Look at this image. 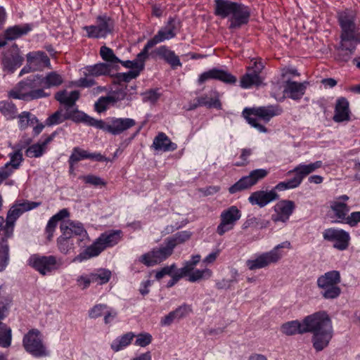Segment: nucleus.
<instances>
[{"instance_id": "f257e3e1", "label": "nucleus", "mask_w": 360, "mask_h": 360, "mask_svg": "<svg viewBox=\"0 0 360 360\" xmlns=\"http://www.w3.org/2000/svg\"><path fill=\"white\" fill-rule=\"evenodd\" d=\"M214 14L221 19H228L229 30H238L250 22V6L231 0H214Z\"/></svg>"}, {"instance_id": "f03ea898", "label": "nucleus", "mask_w": 360, "mask_h": 360, "mask_svg": "<svg viewBox=\"0 0 360 360\" xmlns=\"http://www.w3.org/2000/svg\"><path fill=\"white\" fill-rule=\"evenodd\" d=\"M306 333H313V346L318 352L328 345L333 336L332 322L326 311H319L304 319Z\"/></svg>"}, {"instance_id": "7ed1b4c3", "label": "nucleus", "mask_w": 360, "mask_h": 360, "mask_svg": "<svg viewBox=\"0 0 360 360\" xmlns=\"http://www.w3.org/2000/svg\"><path fill=\"white\" fill-rule=\"evenodd\" d=\"M340 28V46L342 50L353 51L360 44V26L356 23V13L351 8L338 11L336 15Z\"/></svg>"}, {"instance_id": "20e7f679", "label": "nucleus", "mask_w": 360, "mask_h": 360, "mask_svg": "<svg viewBox=\"0 0 360 360\" xmlns=\"http://www.w3.org/2000/svg\"><path fill=\"white\" fill-rule=\"evenodd\" d=\"M61 235L57 238L59 251L65 255L74 248L75 240L79 246L86 240H89L88 233L82 223L77 221L67 220L60 226Z\"/></svg>"}, {"instance_id": "39448f33", "label": "nucleus", "mask_w": 360, "mask_h": 360, "mask_svg": "<svg viewBox=\"0 0 360 360\" xmlns=\"http://www.w3.org/2000/svg\"><path fill=\"white\" fill-rule=\"evenodd\" d=\"M9 95L15 99L31 101L49 97L50 94L44 91L41 75L37 74L31 75L19 82Z\"/></svg>"}, {"instance_id": "423d86ee", "label": "nucleus", "mask_w": 360, "mask_h": 360, "mask_svg": "<svg viewBox=\"0 0 360 360\" xmlns=\"http://www.w3.org/2000/svg\"><path fill=\"white\" fill-rule=\"evenodd\" d=\"M283 109L278 105H269L266 106L245 108L242 112L243 117L252 127L257 129L261 133H266L267 128L259 124L258 120L268 123L274 117L280 115Z\"/></svg>"}, {"instance_id": "0eeeda50", "label": "nucleus", "mask_w": 360, "mask_h": 360, "mask_svg": "<svg viewBox=\"0 0 360 360\" xmlns=\"http://www.w3.org/2000/svg\"><path fill=\"white\" fill-rule=\"evenodd\" d=\"M341 282V276L339 271L331 270L319 276L316 280V285L321 290L320 294L326 300L337 299L342 290L339 286Z\"/></svg>"}, {"instance_id": "6e6552de", "label": "nucleus", "mask_w": 360, "mask_h": 360, "mask_svg": "<svg viewBox=\"0 0 360 360\" xmlns=\"http://www.w3.org/2000/svg\"><path fill=\"white\" fill-rule=\"evenodd\" d=\"M290 248V243L289 241H284L275 246L271 250L262 253L255 259H248L246 261V266L252 271L264 268L272 263L277 262L282 257L280 249Z\"/></svg>"}, {"instance_id": "1a4fd4ad", "label": "nucleus", "mask_w": 360, "mask_h": 360, "mask_svg": "<svg viewBox=\"0 0 360 360\" xmlns=\"http://www.w3.org/2000/svg\"><path fill=\"white\" fill-rule=\"evenodd\" d=\"M27 264L41 276L51 275L60 267V263L56 256L40 254L31 255Z\"/></svg>"}, {"instance_id": "9d476101", "label": "nucleus", "mask_w": 360, "mask_h": 360, "mask_svg": "<svg viewBox=\"0 0 360 360\" xmlns=\"http://www.w3.org/2000/svg\"><path fill=\"white\" fill-rule=\"evenodd\" d=\"M22 345L25 351L34 357L49 355V352L43 342L41 333L38 329H31L24 335Z\"/></svg>"}, {"instance_id": "9b49d317", "label": "nucleus", "mask_w": 360, "mask_h": 360, "mask_svg": "<svg viewBox=\"0 0 360 360\" xmlns=\"http://www.w3.org/2000/svg\"><path fill=\"white\" fill-rule=\"evenodd\" d=\"M115 22L106 14L96 17V25H86L83 27L86 36L89 39H105L114 30Z\"/></svg>"}, {"instance_id": "f8f14e48", "label": "nucleus", "mask_w": 360, "mask_h": 360, "mask_svg": "<svg viewBox=\"0 0 360 360\" xmlns=\"http://www.w3.org/2000/svg\"><path fill=\"white\" fill-rule=\"evenodd\" d=\"M136 124V120L132 118L110 117L105 121L99 120L98 129L117 136L134 127Z\"/></svg>"}, {"instance_id": "ddd939ff", "label": "nucleus", "mask_w": 360, "mask_h": 360, "mask_svg": "<svg viewBox=\"0 0 360 360\" xmlns=\"http://www.w3.org/2000/svg\"><path fill=\"white\" fill-rule=\"evenodd\" d=\"M181 27V21L176 17H169L165 26L162 27L155 36L150 39L144 45L146 49H150L156 44L169 40L176 36L177 30Z\"/></svg>"}, {"instance_id": "4468645a", "label": "nucleus", "mask_w": 360, "mask_h": 360, "mask_svg": "<svg viewBox=\"0 0 360 360\" xmlns=\"http://www.w3.org/2000/svg\"><path fill=\"white\" fill-rule=\"evenodd\" d=\"M325 240L333 242V247L338 250L343 251L348 248L350 241L349 233L341 229L329 228L323 232Z\"/></svg>"}, {"instance_id": "2eb2a0df", "label": "nucleus", "mask_w": 360, "mask_h": 360, "mask_svg": "<svg viewBox=\"0 0 360 360\" xmlns=\"http://www.w3.org/2000/svg\"><path fill=\"white\" fill-rule=\"evenodd\" d=\"M241 217L240 210L235 205L224 210L220 214V223L217 226V233L223 236L225 233L232 230Z\"/></svg>"}, {"instance_id": "dca6fc26", "label": "nucleus", "mask_w": 360, "mask_h": 360, "mask_svg": "<svg viewBox=\"0 0 360 360\" xmlns=\"http://www.w3.org/2000/svg\"><path fill=\"white\" fill-rule=\"evenodd\" d=\"M22 214L18 205L13 204L8 211L6 219L0 216V232L3 231L6 237H13L15 222Z\"/></svg>"}, {"instance_id": "f3484780", "label": "nucleus", "mask_w": 360, "mask_h": 360, "mask_svg": "<svg viewBox=\"0 0 360 360\" xmlns=\"http://www.w3.org/2000/svg\"><path fill=\"white\" fill-rule=\"evenodd\" d=\"M209 79L219 80L226 84H234L237 79L236 77L229 72L217 68H212L200 75L198 83L203 84Z\"/></svg>"}, {"instance_id": "a211bd4d", "label": "nucleus", "mask_w": 360, "mask_h": 360, "mask_svg": "<svg viewBox=\"0 0 360 360\" xmlns=\"http://www.w3.org/2000/svg\"><path fill=\"white\" fill-rule=\"evenodd\" d=\"M295 207V203L292 200H282L278 201L274 207L275 213L271 215V220L274 222H287Z\"/></svg>"}, {"instance_id": "6ab92c4d", "label": "nucleus", "mask_w": 360, "mask_h": 360, "mask_svg": "<svg viewBox=\"0 0 360 360\" xmlns=\"http://www.w3.org/2000/svg\"><path fill=\"white\" fill-rule=\"evenodd\" d=\"M264 68L262 63H254V67L249 68L248 72L242 76L240 86L243 89H250L253 86H259L262 83L260 73Z\"/></svg>"}, {"instance_id": "aec40b11", "label": "nucleus", "mask_w": 360, "mask_h": 360, "mask_svg": "<svg viewBox=\"0 0 360 360\" xmlns=\"http://www.w3.org/2000/svg\"><path fill=\"white\" fill-rule=\"evenodd\" d=\"M193 313V307L191 304L184 303L176 307L174 310L170 311L168 314L163 316L160 320L162 326H169L174 321H179L186 319Z\"/></svg>"}, {"instance_id": "412c9836", "label": "nucleus", "mask_w": 360, "mask_h": 360, "mask_svg": "<svg viewBox=\"0 0 360 360\" xmlns=\"http://www.w3.org/2000/svg\"><path fill=\"white\" fill-rule=\"evenodd\" d=\"M308 84V82H297L288 79L284 84L283 95L292 100L300 101L304 95Z\"/></svg>"}, {"instance_id": "4be33fe9", "label": "nucleus", "mask_w": 360, "mask_h": 360, "mask_svg": "<svg viewBox=\"0 0 360 360\" xmlns=\"http://www.w3.org/2000/svg\"><path fill=\"white\" fill-rule=\"evenodd\" d=\"M65 120H70L75 123H83L86 126L93 127L98 129L99 120L95 119L83 111L77 108H66L65 112Z\"/></svg>"}, {"instance_id": "5701e85b", "label": "nucleus", "mask_w": 360, "mask_h": 360, "mask_svg": "<svg viewBox=\"0 0 360 360\" xmlns=\"http://www.w3.org/2000/svg\"><path fill=\"white\" fill-rule=\"evenodd\" d=\"M279 198V195L274 190L270 191H257L250 194L248 201L252 205H257L259 207H264L272 201Z\"/></svg>"}, {"instance_id": "b1692460", "label": "nucleus", "mask_w": 360, "mask_h": 360, "mask_svg": "<svg viewBox=\"0 0 360 360\" xmlns=\"http://www.w3.org/2000/svg\"><path fill=\"white\" fill-rule=\"evenodd\" d=\"M349 103L345 97H340L336 100L333 120L335 122H349L351 120Z\"/></svg>"}, {"instance_id": "393cba45", "label": "nucleus", "mask_w": 360, "mask_h": 360, "mask_svg": "<svg viewBox=\"0 0 360 360\" xmlns=\"http://www.w3.org/2000/svg\"><path fill=\"white\" fill-rule=\"evenodd\" d=\"M69 158H71L72 161H75L76 163L83 160H91L101 162L110 161L109 158L103 155L99 152L91 153L79 147H74Z\"/></svg>"}, {"instance_id": "a878e982", "label": "nucleus", "mask_w": 360, "mask_h": 360, "mask_svg": "<svg viewBox=\"0 0 360 360\" xmlns=\"http://www.w3.org/2000/svg\"><path fill=\"white\" fill-rule=\"evenodd\" d=\"M27 62L30 63L34 70L41 71L45 68H51V61L47 54L41 51L29 52L26 55Z\"/></svg>"}, {"instance_id": "bb28decb", "label": "nucleus", "mask_w": 360, "mask_h": 360, "mask_svg": "<svg viewBox=\"0 0 360 360\" xmlns=\"http://www.w3.org/2000/svg\"><path fill=\"white\" fill-rule=\"evenodd\" d=\"M34 27V23H25L8 27L4 32V39L10 41L16 40L22 36L27 35Z\"/></svg>"}, {"instance_id": "cd10ccee", "label": "nucleus", "mask_w": 360, "mask_h": 360, "mask_svg": "<svg viewBox=\"0 0 360 360\" xmlns=\"http://www.w3.org/2000/svg\"><path fill=\"white\" fill-rule=\"evenodd\" d=\"M155 53L160 59L165 60L173 70L182 66L179 57L165 45L160 46L155 50Z\"/></svg>"}, {"instance_id": "c85d7f7f", "label": "nucleus", "mask_w": 360, "mask_h": 360, "mask_svg": "<svg viewBox=\"0 0 360 360\" xmlns=\"http://www.w3.org/2000/svg\"><path fill=\"white\" fill-rule=\"evenodd\" d=\"M127 91V86L112 91L108 95L111 101V105L117 108L129 105L132 97H131V94H128Z\"/></svg>"}, {"instance_id": "c756f323", "label": "nucleus", "mask_w": 360, "mask_h": 360, "mask_svg": "<svg viewBox=\"0 0 360 360\" xmlns=\"http://www.w3.org/2000/svg\"><path fill=\"white\" fill-rule=\"evenodd\" d=\"M148 57V51L143 46V49L137 54L134 60H120L119 63H121L124 68L130 69V70H139V74H140L144 69L145 63Z\"/></svg>"}, {"instance_id": "7c9ffc66", "label": "nucleus", "mask_w": 360, "mask_h": 360, "mask_svg": "<svg viewBox=\"0 0 360 360\" xmlns=\"http://www.w3.org/2000/svg\"><path fill=\"white\" fill-rule=\"evenodd\" d=\"M23 61V57L18 52L5 55L1 61L3 70L7 73L12 74L22 65Z\"/></svg>"}, {"instance_id": "2f4dec72", "label": "nucleus", "mask_w": 360, "mask_h": 360, "mask_svg": "<svg viewBox=\"0 0 360 360\" xmlns=\"http://www.w3.org/2000/svg\"><path fill=\"white\" fill-rule=\"evenodd\" d=\"M112 66L105 63H98L84 68V76L99 77L108 75L112 77Z\"/></svg>"}, {"instance_id": "473e14b6", "label": "nucleus", "mask_w": 360, "mask_h": 360, "mask_svg": "<svg viewBox=\"0 0 360 360\" xmlns=\"http://www.w3.org/2000/svg\"><path fill=\"white\" fill-rule=\"evenodd\" d=\"M167 259L160 247L153 248L151 251L143 254L139 261L146 266H152Z\"/></svg>"}, {"instance_id": "72a5a7b5", "label": "nucleus", "mask_w": 360, "mask_h": 360, "mask_svg": "<svg viewBox=\"0 0 360 360\" xmlns=\"http://www.w3.org/2000/svg\"><path fill=\"white\" fill-rule=\"evenodd\" d=\"M31 142H32V139H28L23 143H19L13 147V148L15 149V150L14 152L10 153L8 154L10 160L8 162H7L6 163L8 165H9L10 167H12V168L14 170L18 169L23 161V157H22V149H24Z\"/></svg>"}, {"instance_id": "f704fd0d", "label": "nucleus", "mask_w": 360, "mask_h": 360, "mask_svg": "<svg viewBox=\"0 0 360 360\" xmlns=\"http://www.w3.org/2000/svg\"><path fill=\"white\" fill-rule=\"evenodd\" d=\"M153 146L155 150L164 152L174 151L177 148L176 143L172 142L163 132L158 133L155 137Z\"/></svg>"}, {"instance_id": "c9c22d12", "label": "nucleus", "mask_w": 360, "mask_h": 360, "mask_svg": "<svg viewBox=\"0 0 360 360\" xmlns=\"http://www.w3.org/2000/svg\"><path fill=\"white\" fill-rule=\"evenodd\" d=\"M330 210L333 211L335 217L336 221L338 223L346 224L348 219L350 207L347 203L342 202L332 201L330 202Z\"/></svg>"}, {"instance_id": "e433bc0d", "label": "nucleus", "mask_w": 360, "mask_h": 360, "mask_svg": "<svg viewBox=\"0 0 360 360\" xmlns=\"http://www.w3.org/2000/svg\"><path fill=\"white\" fill-rule=\"evenodd\" d=\"M323 162L321 160H317L314 162L306 165L304 163L299 164L293 169L288 172V174H297L298 177L302 181L303 179L309 174L314 172L317 169L322 167Z\"/></svg>"}, {"instance_id": "4c0bfd02", "label": "nucleus", "mask_w": 360, "mask_h": 360, "mask_svg": "<svg viewBox=\"0 0 360 360\" xmlns=\"http://www.w3.org/2000/svg\"><path fill=\"white\" fill-rule=\"evenodd\" d=\"M79 98L78 91H72L68 93L65 89L59 91L55 94V99L60 104L65 105L66 108H70L75 105V102Z\"/></svg>"}, {"instance_id": "58836bf2", "label": "nucleus", "mask_w": 360, "mask_h": 360, "mask_svg": "<svg viewBox=\"0 0 360 360\" xmlns=\"http://www.w3.org/2000/svg\"><path fill=\"white\" fill-rule=\"evenodd\" d=\"M104 250L105 245H103L98 238L90 246L87 247L83 252L80 253L77 257V259L82 262L91 257L98 256Z\"/></svg>"}, {"instance_id": "ea45409f", "label": "nucleus", "mask_w": 360, "mask_h": 360, "mask_svg": "<svg viewBox=\"0 0 360 360\" xmlns=\"http://www.w3.org/2000/svg\"><path fill=\"white\" fill-rule=\"evenodd\" d=\"M281 332L286 335H293L295 334L305 333V324L298 320L288 321L282 324L281 327Z\"/></svg>"}, {"instance_id": "a19ab883", "label": "nucleus", "mask_w": 360, "mask_h": 360, "mask_svg": "<svg viewBox=\"0 0 360 360\" xmlns=\"http://www.w3.org/2000/svg\"><path fill=\"white\" fill-rule=\"evenodd\" d=\"M122 231L120 230H110L100 235L99 240L106 248L112 247L117 245L121 240Z\"/></svg>"}, {"instance_id": "79ce46f5", "label": "nucleus", "mask_w": 360, "mask_h": 360, "mask_svg": "<svg viewBox=\"0 0 360 360\" xmlns=\"http://www.w3.org/2000/svg\"><path fill=\"white\" fill-rule=\"evenodd\" d=\"M13 237H6L4 233L0 239V266L4 269L7 267L10 261V247L8 240Z\"/></svg>"}, {"instance_id": "37998d69", "label": "nucleus", "mask_w": 360, "mask_h": 360, "mask_svg": "<svg viewBox=\"0 0 360 360\" xmlns=\"http://www.w3.org/2000/svg\"><path fill=\"white\" fill-rule=\"evenodd\" d=\"M136 335L133 332H128L121 336L116 338L111 343L110 348L117 352L124 349L129 346Z\"/></svg>"}, {"instance_id": "c03bdc74", "label": "nucleus", "mask_w": 360, "mask_h": 360, "mask_svg": "<svg viewBox=\"0 0 360 360\" xmlns=\"http://www.w3.org/2000/svg\"><path fill=\"white\" fill-rule=\"evenodd\" d=\"M41 79L44 90L52 86H60L63 82L62 76L56 72H51L48 73L45 77L41 75Z\"/></svg>"}, {"instance_id": "a18cd8bd", "label": "nucleus", "mask_w": 360, "mask_h": 360, "mask_svg": "<svg viewBox=\"0 0 360 360\" xmlns=\"http://www.w3.org/2000/svg\"><path fill=\"white\" fill-rule=\"evenodd\" d=\"M100 55L102 59L106 62L105 63L112 66L113 70H117L119 68V66L116 64L119 63L120 59L115 56L112 49L106 46H103L100 49Z\"/></svg>"}, {"instance_id": "49530a36", "label": "nucleus", "mask_w": 360, "mask_h": 360, "mask_svg": "<svg viewBox=\"0 0 360 360\" xmlns=\"http://www.w3.org/2000/svg\"><path fill=\"white\" fill-rule=\"evenodd\" d=\"M180 244H182V243L180 242L178 236L174 233V235L166 238L164 240L163 243L160 247L167 259L172 255L174 249Z\"/></svg>"}, {"instance_id": "de8ad7c7", "label": "nucleus", "mask_w": 360, "mask_h": 360, "mask_svg": "<svg viewBox=\"0 0 360 360\" xmlns=\"http://www.w3.org/2000/svg\"><path fill=\"white\" fill-rule=\"evenodd\" d=\"M197 104L195 105V108L198 105L205 106L207 108H216L217 110L221 109V103L219 98L218 95L214 97H209L207 95H204L196 98Z\"/></svg>"}, {"instance_id": "09e8293b", "label": "nucleus", "mask_w": 360, "mask_h": 360, "mask_svg": "<svg viewBox=\"0 0 360 360\" xmlns=\"http://www.w3.org/2000/svg\"><path fill=\"white\" fill-rule=\"evenodd\" d=\"M94 283L103 285L111 278V271L107 269H98L90 274Z\"/></svg>"}, {"instance_id": "8fccbe9b", "label": "nucleus", "mask_w": 360, "mask_h": 360, "mask_svg": "<svg viewBox=\"0 0 360 360\" xmlns=\"http://www.w3.org/2000/svg\"><path fill=\"white\" fill-rule=\"evenodd\" d=\"M12 342V330L6 323H0V347L8 348Z\"/></svg>"}, {"instance_id": "3c124183", "label": "nucleus", "mask_w": 360, "mask_h": 360, "mask_svg": "<svg viewBox=\"0 0 360 360\" xmlns=\"http://www.w3.org/2000/svg\"><path fill=\"white\" fill-rule=\"evenodd\" d=\"M301 183L302 181L298 177L297 174H295L293 178L279 182L272 188V190H274V191L276 192L293 189L297 188L301 184Z\"/></svg>"}, {"instance_id": "603ef678", "label": "nucleus", "mask_w": 360, "mask_h": 360, "mask_svg": "<svg viewBox=\"0 0 360 360\" xmlns=\"http://www.w3.org/2000/svg\"><path fill=\"white\" fill-rule=\"evenodd\" d=\"M252 186L254 185L249 176H244L241 177L238 181H236L233 185L229 187V192L231 194H235L236 193L247 190L251 188Z\"/></svg>"}, {"instance_id": "864d4df0", "label": "nucleus", "mask_w": 360, "mask_h": 360, "mask_svg": "<svg viewBox=\"0 0 360 360\" xmlns=\"http://www.w3.org/2000/svg\"><path fill=\"white\" fill-rule=\"evenodd\" d=\"M0 112L7 120L16 117L17 108L14 103L9 101H0Z\"/></svg>"}, {"instance_id": "5fc2aeb1", "label": "nucleus", "mask_w": 360, "mask_h": 360, "mask_svg": "<svg viewBox=\"0 0 360 360\" xmlns=\"http://www.w3.org/2000/svg\"><path fill=\"white\" fill-rule=\"evenodd\" d=\"M139 75V70H129L127 72L112 74V77L115 79L114 83L120 84L121 82H129L138 77Z\"/></svg>"}, {"instance_id": "6e6d98bb", "label": "nucleus", "mask_w": 360, "mask_h": 360, "mask_svg": "<svg viewBox=\"0 0 360 360\" xmlns=\"http://www.w3.org/2000/svg\"><path fill=\"white\" fill-rule=\"evenodd\" d=\"M212 274V271L207 268L204 269H195L188 276V281L191 283H195L201 279H207L211 277Z\"/></svg>"}, {"instance_id": "4d7b16f0", "label": "nucleus", "mask_w": 360, "mask_h": 360, "mask_svg": "<svg viewBox=\"0 0 360 360\" xmlns=\"http://www.w3.org/2000/svg\"><path fill=\"white\" fill-rule=\"evenodd\" d=\"M46 150V147L42 143H37L29 146L25 150V155L28 158H40Z\"/></svg>"}, {"instance_id": "13d9d810", "label": "nucleus", "mask_w": 360, "mask_h": 360, "mask_svg": "<svg viewBox=\"0 0 360 360\" xmlns=\"http://www.w3.org/2000/svg\"><path fill=\"white\" fill-rule=\"evenodd\" d=\"M161 94L158 89H153L141 94L142 101L143 103H155L160 98Z\"/></svg>"}, {"instance_id": "bf43d9fd", "label": "nucleus", "mask_w": 360, "mask_h": 360, "mask_svg": "<svg viewBox=\"0 0 360 360\" xmlns=\"http://www.w3.org/2000/svg\"><path fill=\"white\" fill-rule=\"evenodd\" d=\"M79 179H82L85 184L95 187H101L106 185V182L102 178L94 174L81 176Z\"/></svg>"}, {"instance_id": "052dcab7", "label": "nucleus", "mask_w": 360, "mask_h": 360, "mask_svg": "<svg viewBox=\"0 0 360 360\" xmlns=\"http://www.w3.org/2000/svg\"><path fill=\"white\" fill-rule=\"evenodd\" d=\"M110 105L111 101L108 96H101L94 103V110L98 113H102L105 112Z\"/></svg>"}, {"instance_id": "680f3d73", "label": "nucleus", "mask_w": 360, "mask_h": 360, "mask_svg": "<svg viewBox=\"0 0 360 360\" xmlns=\"http://www.w3.org/2000/svg\"><path fill=\"white\" fill-rule=\"evenodd\" d=\"M15 205H18V209H20L21 211L24 213L25 212L32 210L40 206L41 205V202H33L29 200H24L20 202V200H16L14 203Z\"/></svg>"}, {"instance_id": "e2e57ef3", "label": "nucleus", "mask_w": 360, "mask_h": 360, "mask_svg": "<svg viewBox=\"0 0 360 360\" xmlns=\"http://www.w3.org/2000/svg\"><path fill=\"white\" fill-rule=\"evenodd\" d=\"M135 337H136V339L134 345L141 347H145L150 345L153 340L152 335L148 333H141Z\"/></svg>"}, {"instance_id": "0e129e2a", "label": "nucleus", "mask_w": 360, "mask_h": 360, "mask_svg": "<svg viewBox=\"0 0 360 360\" xmlns=\"http://www.w3.org/2000/svg\"><path fill=\"white\" fill-rule=\"evenodd\" d=\"M65 120V114L62 115L61 112L57 110L46 118L45 124L46 126H53L60 124Z\"/></svg>"}, {"instance_id": "69168bd1", "label": "nucleus", "mask_w": 360, "mask_h": 360, "mask_svg": "<svg viewBox=\"0 0 360 360\" xmlns=\"http://www.w3.org/2000/svg\"><path fill=\"white\" fill-rule=\"evenodd\" d=\"M176 271V264H172L169 266H165L155 271V278L156 280L160 281L165 276H171Z\"/></svg>"}, {"instance_id": "338daca9", "label": "nucleus", "mask_w": 360, "mask_h": 360, "mask_svg": "<svg viewBox=\"0 0 360 360\" xmlns=\"http://www.w3.org/2000/svg\"><path fill=\"white\" fill-rule=\"evenodd\" d=\"M268 173L269 172L266 169H256L251 171L248 176L253 185H255L259 181L266 177Z\"/></svg>"}, {"instance_id": "774afa93", "label": "nucleus", "mask_w": 360, "mask_h": 360, "mask_svg": "<svg viewBox=\"0 0 360 360\" xmlns=\"http://www.w3.org/2000/svg\"><path fill=\"white\" fill-rule=\"evenodd\" d=\"M108 306L105 304H98L91 308L89 311V316L91 319H97L101 316L104 311L108 309Z\"/></svg>"}]
</instances>
